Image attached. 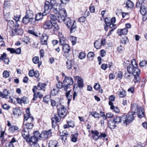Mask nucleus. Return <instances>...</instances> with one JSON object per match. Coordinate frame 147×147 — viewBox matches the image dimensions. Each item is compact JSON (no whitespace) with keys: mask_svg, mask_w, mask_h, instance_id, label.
I'll return each instance as SVG.
<instances>
[{"mask_svg":"<svg viewBox=\"0 0 147 147\" xmlns=\"http://www.w3.org/2000/svg\"><path fill=\"white\" fill-rule=\"evenodd\" d=\"M50 96H49V95H47L46 96H45L43 98V101L46 103H47L49 102L50 100Z\"/></svg>","mask_w":147,"mask_h":147,"instance_id":"4d7b16f0","label":"nucleus"},{"mask_svg":"<svg viewBox=\"0 0 147 147\" xmlns=\"http://www.w3.org/2000/svg\"><path fill=\"white\" fill-rule=\"evenodd\" d=\"M34 71L33 69H31L30 70L28 73V74L29 76L30 77H33L34 76Z\"/></svg>","mask_w":147,"mask_h":147,"instance_id":"774afa93","label":"nucleus"},{"mask_svg":"<svg viewBox=\"0 0 147 147\" xmlns=\"http://www.w3.org/2000/svg\"><path fill=\"white\" fill-rule=\"evenodd\" d=\"M7 58V55L5 53H3L0 57V60H3L4 59Z\"/></svg>","mask_w":147,"mask_h":147,"instance_id":"e2e57ef3","label":"nucleus"},{"mask_svg":"<svg viewBox=\"0 0 147 147\" xmlns=\"http://www.w3.org/2000/svg\"><path fill=\"white\" fill-rule=\"evenodd\" d=\"M73 83V80L72 78L70 76L65 77L63 81V84L64 85L63 88L66 91L70 88V86L72 85Z\"/></svg>","mask_w":147,"mask_h":147,"instance_id":"39448f33","label":"nucleus"},{"mask_svg":"<svg viewBox=\"0 0 147 147\" xmlns=\"http://www.w3.org/2000/svg\"><path fill=\"white\" fill-rule=\"evenodd\" d=\"M42 13H38L36 15L35 19H34V21L35 22L36 21H38L40 20L42 18L43 16L46 15V11H45L44 10V12H43V9H42Z\"/></svg>","mask_w":147,"mask_h":147,"instance_id":"9b49d317","label":"nucleus"},{"mask_svg":"<svg viewBox=\"0 0 147 147\" xmlns=\"http://www.w3.org/2000/svg\"><path fill=\"white\" fill-rule=\"evenodd\" d=\"M52 134L51 129L47 131H43L41 132V138L45 139H47L52 136Z\"/></svg>","mask_w":147,"mask_h":147,"instance_id":"9d476101","label":"nucleus"},{"mask_svg":"<svg viewBox=\"0 0 147 147\" xmlns=\"http://www.w3.org/2000/svg\"><path fill=\"white\" fill-rule=\"evenodd\" d=\"M136 113L138 117L139 118H141L144 117V109L142 107H140L139 109L138 110V111H136Z\"/></svg>","mask_w":147,"mask_h":147,"instance_id":"4468645a","label":"nucleus"},{"mask_svg":"<svg viewBox=\"0 0 147 147\" xmlns=\"http://www.w3.org/2000/svg\"><path fill=\"white\" fill-rule=\"evenodd\" d=\"M74 79L75 80L78 79V86L80 88H82L84 86L83 80L79 76H75Z\"/></svg>","mask_w":147,"mask_h":147,"instance_id":"2eb2a0df","label":"nucleus"},{"mask_svg":"<svg viewBox=\"0 0 147 147\" xmlns=\"http://www.w3.org/2000/svg\"><path fill=\"white\" fill-rule=\"evenodd\" d=\"M139 65L141 67H143L147 65V61H142L140 63Z\"/></svg>","mask_w":147,"mask_h":147,"instance_id":"603ef678","label":"nucleus"},{"mask_svg":"<svg viewBox=\"0 0 147 147\" xmlns=\"http://www.w3.org/2000/svg\"><path fill=\"white\" fill-rule=\"evenodd\" d=\"M15 24L14 22L13 21L9 20L7 23V29H10L12 31L13 30V28L14 27Z\"/></svg>","mask_w":147,"mask_h":147,"instance_id":"c756f323","label":"nucleus"},{"mask_svg":"<svg viewBox=\"0 0 147 147\" xmlns=\"http://www.w3.org/2000/svg\"><path fill=\"white\" fill-rule=\"evenodd\" d=\"M128 30L125 28L118 30L117 33L119 35H125L127 34Z\"/></svg>","mask_w":147,"mask_h":147,"instance_id":"a878e982","label":"nucleus"},{"mask_svg":"<svg viewBox=\"0 0 147 147\" xmlns=\"http://www.w3.org/2000/svg\"><path fill=\"white\" fill-rule=\"evenodd\" d=\"M30 40L29 37L25 36L22 39V41L25 42L26 44H28V43L30 42Z\"/></svg>","mask_w":147,"mask_h":147,"instance_id":"09e8293b","label":"nucleus"},{"mask_svg":"<svg viewBox=\"0 0 147 147\" xmlns=\"http://www.w3.org/2000/svg\"><path fill=\"white\" fill-rule=\"evenodd\" d=\"M37 90V86H33L32 88V91L34 93L33 98L32 100H36L37 98L38 97L39 98H41L43 96V95L40 92H38L36 93L35 91Z\"/></svg>","mask_w":147,"mask_h":147,"instance_id":"1a4fd4ad","label":"nucleus"},{"mask_svg":"<svg viewBox=\"0 0 147 147\" xmlns=\"http://www.w3.org/2000/svg\"><path fill=\"white\" fill-rule=\"evenodd\" d=\"M63 50L64 53H67V55L68 56L69 55L68 53L70 51V49L69 46L67 44L65 43L62 45Z\"/></svg>","mask_w":147,"mask_h":147,"instance_id":"dca6fc26","label":"nucleus"},{"mask_svg":"<svg viewBox=\"0 0 147 147\" xmlns=\"http://www.w3.org/2000/svg\"><path fill=\"white\" fill-rule=\"evenodd\" d=\"M64 117L61 116V115L59 114H56L54 115V117L51 118L52 126H55L57 125V122H59L60 121L61 118Z\"/></svg>","mask_w":147,"mask_h":147,"instance_id":"0eeeda50","label":"nucleus"},{"mask_svg":"<svg viewBox=\"0 0 147 147\" xmlns=\"http://www.w3.org/2000/svg\"><path fill=\"white\" fill-rule=\"evenodd\" d=\"M2 98H7L9 94L7 90L6 89H4L2 92Z\"/></svg>","mask_w":147,"mask_h":147,"instance_id":"a19ab883","label":"nucleus"},{"mask_svg":"<svg viewBox=\"0 0 147 147\" xmlns=\"http://www.w3.org/2000/svg\"><path fill=\"white\" fill-rule=\"evenodd\" d=\"M48 37L46 34H43L40 36V42L42 45H47Z\"/></svg>","mask_w":147,"mask_h":147,"instance_id":"f8f14e48","label":"nucleus"},{"mask_svg":"<svg viewBox=\"0 0 147 147\" xmlns=\"http://www.w3.org/2000/svg\"><path fill=\"white\" fill-rule=\"evenodd\" d=\"M21 16L19 15H16L14 16V19L16 22H19Z\"/></svg>","mask_w":147,"mask_h":147,"instance_id":"bf43d9fd","label":"nucleus"},{"mask_svg":"<svg viewBox=\"0 0 147 147\" xmlns=\"http://www.w3.org/2000/svg\"><path fill=\"white\" fill-rule=\"evenodd\" d=\"M73 63L74 61L72 59L68 60L66 62V66L67 68L68 69H71L72 67Z\"/></svg>","mask_w":147,"mask_h":147,"instance_id":"b1692460","label":"nucleus"},{"mask_svg":"<svg viewBox=\"0 0 147 147\" xmlns=\"http://www.w3.org/2000/svg\"><path fill=\"white\" fill-rule=\"evenodd\" d=\"M30 122V123L28 122L26 123L25 126L27 129H31L33 127V124Z\"/></svg>","mask_w":147,"mask_h":147,"instance_id":"8fccbe9b","label":"nucleus"},{"mask_svg":"<svg viewBox=\"0 0 147 147\" xmlns=\"http://www.w3.org/2000/svg\"><path fill=\"white\" fill-rule=\"evenodd\" d=\"M86 57V55L85 53L83 52H81L80 53L79 58L81 59H84Z\"/></svg>","mask_w":147,"mask_h":147,"instance_id":"13d9d810","label":"nucleus"},{"mask_svg":"<svg viewBox=\"0 0 147 147\" xmlns=\"http://www.w3.org/2000/svg\"><path fill=\"white\" fill-rule=\"evenodd\" d=\"M120 118L121 122H122L124 124L126 125L129 123V121L127 119V115H123Z\"/></svg>","mask_w":147,"mask_h":147,"instance_id":"5701e85b","label":"nucleus"},{"mask_svg":"<svg viewBox=\"0 0 147 147\" xmlns=\"http://www.w3.org/2000/svg\"><path fill=\"white\" fill-rule=\"evenodd\" d=\"M129 63V65L127 66V71L128 73L132 74L134 77L133 80L135 83L139 82L140 78L139 76L140 73V71L138 67V64L135 59H133L130 63L129 61H127Z\"/></svg>","mask_w":147,"mask_h":147,"instance_id":"f257e3e1","label":"nucleus"},{"mask_svg":"<svg viewBox=\"0 0 147 147\" xmlns=\"http://www.w3.org/2000/svg\"><path fill=\"white\" fill-rule=\"evenodd\" d=\"M22 22L25 24H27L29 22H30L31 24H35V22L34 20L30 19V18L26 16L23 18L22 20Z\"/></svg>","mask_w":147,"mask_h":147,"instance_id":"ddd939ff","label":"nucleus"},{"mask_svg":"<svg viewBox=\"0 0 147 147\" xmlns=\"http://www.w3.org/2000/svg\"><path fill=\"white\" fill-rule=\"evenodd\" d=\"M86 17L82 16L78 19V21L80 22H84L86 20Z\"/></svg>","mask_w":147,"mask_h":147,"instance_id":"052dcab7","label":"nucleus"},{"mask_svg":"<svg viewBox=\"0 0 147 147\" xmlns=\"http://www.w3.org/2000/svg\"><path fill=\"white\" fill-rule=\"evenodd\" d=\"M33 136L38 140L39 138H41V133L40 134L38 131H36L34 132Z\"/></svg>","mask_w":147,"mask_h":147,"instance_id":"a18cd8bd","label":"nucleus"},{"mask_svg":"<svg viewBox=\"0 0 147 147\" xmlns=\"http://www.w3.org/2000/svg\"><path fill=\"white\" fill-rule=\"evenodd\" d=\"M115 123L114 122H112L111 123H110L109 124V127L111 129H114L116 127V125H115Z\"/></svg>","mask_w":147,"mask_h":147,"instance_id":"5fc2aeb1","label":"nucleus"},{"mask_svg":"<svg viewBox=\"0 0 147 147\" xmlns=\"http://www.w3.org/2000/svg\"><path fill=\"white\" fill-rule=\"evenodd\" d=\"M59 37L60 43L61 45H63L65 43V38L64 35L61 33H59Z\"/></svg>","mask_w":147,"mask_h":147,"instance_id":"393cba45","label":"nucleus"},{"mask_svg":"<svg viewBox=\"0 0 147 147\" xmlns=\"http://www.w3.org/2000/svg\"><path fill=\"white\" fill-rule=\"evenodd\" d=\"M22 114L21 110L18 108H15L13 109V114L16 117H18Z\"/></svg>","mask_w":147,"mask_h":147,"instance_id":"6ab92c4d","label":"nucleus"},{"mask_svg":"<svg viewBox=\"0 0 147 147\" xmlns=\"http://www.w3.org/2000/svg\"><path fill=\"white\" fill-rule=\"evenodd\" d=\"M63 22L69 29L71 33L74 32L76 30V23L74 21L71 20L70 18H63Z\"/></svg>","mask_w":147,"mask_h":147,"instance_id":"7ed1b4c3","label":"nucleus"},{"mask_svg":"<svg viewBox=\"0 0 147 147\" xmlns=\"http://www.w3.org/2000/svg\"><path fill=\"white\" fill-rule=\"evenodd\" d=\"M71 91V90H70L66 93V96L68 100V103L70 102L72 98V94H70Z\"/></svg>","mask_w":147,"mask_h":147,"instance_id":"7c9ffc66","label":"nucleus"},{"mask_svg":"<svg viewBox=\"0 0 147 147\" xmlns=\"http://www.w3.org/2000/svg\"><path fill=\"white\" fill-rule=\"evenodd\" d=\"M59 17L58 16L57 17L56 16L50 14L48 16V19L50 20V21L53 22H56V21H58L57 19Z\"/></svg>","mask_w":147,"mask_h":147,"instance_id":"aec40b11","label":"nucleus"},{"mask_svg":"<svg viewBox=\"0 0 147 147\" xmlns=\"http://www.w3.org/2000/svg\"><path fill=\"white\" fill-rule=\"evenodd\" d=\"M61 5V4L57 3L56 0H51L50 2L47 1L44 4V10L45 11H47L49 9L54 13H56L58 8Z\"/></svg>","mask_w":147,"mask_h":147,"instance_id":"f03ea898","label":"nucleus"},{"mask_svg":"<svg viewBox=\"0 0 147 147\" xmlns=\"http://www.w3.org/2000/svg\"><path fill=\"white\" fill-rule=\"evenodd\" d=\"M135 114L131 112H129L127 116V119H128L129 123H131L134 119V115Z\"/></svg>","mask_w":147,"mask_h":147,"instance_id":"412c9836","label":"nucleus"},{"mask_svg":"<svg viewBox=\"0 0 147 147\" xmlns=\"http://www.w3.org/2000/svg\"><path fill=\"white\" fill-rule=\"evenodd\" d=\"M59 91V90L57 88H53V90L51 91V94L53 96L55 95Z\"/></svg>","mask_w":147,"mask_h":147,"instance_id":"3c124183","label":"nucleus"},{"mask_svg":"<svg viewBox=\"0 0 147 147\" xmlns=\"http://www.w3.org/2000/svg\"><path fill=\"white\" fill-rule=\"evenodd\" d=\"M32 61L33 63L35 64L38 63V67L41 65V63L39 62V58L38 57H35L32 59Z\"/></svg>","mask_w":147,"mask_h":147,"instance_id":"c9c22d12","label":"nucleus"},{"mask_svg":"<svg viewBox=\"0 0 147 147\" xmlns=\"http://www.w3.org/2000/svg\"><path fill=\"white\" fill-rule=\"evenodd\" d=\"M121 41L122 43L125 44L127 41V38L126 36H124V37L122 38L121 39Z\"/></svg>","mask_w":147,"mask_h":147,"instance_id":"680f3d73","label":"nucleus"},{"mask_svg":"<svg viewBox=\"0 0 147 147\" xmlns=\"http://www.w3.org/2000/svg\"><path fill=\"white\" fill-rule=\"evenodd\" d=\"M78 132L74 134L71 135V140L74 142H76L77 140V138L78 136Z\"/></svg>","mask_w":147,"mask_h":147,"instance_id":"58836bf2","label":"nucleus"},{"mask_svg":"<svg viewBox=\"0 0 147 147\" xmlns=\"http://www.w3.org/2000/svg\"><path fill=\"white\" fill-rule=\"evenodd\" d=\"M12 33L13 35H21L23 34V31L22 29L15 28L14 30L12 31Z\"/></svg>","mask_w":147,"mask_h":147,"instance_id":"4be33fe9","label":"nucleus"},{"mask_svg":"<svg viewBox=\"0 0 147 147\" xmlns=\"http://www.w3.org/2000/svg\"><path fill=\"white\" fill-rule=\"evenodd\" d=\"M39 76V74L38 71H34V76L37 78V80L38 81L39 80V78H38Z\"/></svg>","mask_w":147,"mask_h":147,"instance_id":"69168bd1","label":"nucleus"},{"mask_svg":"<svg viewBox=\"0 0 147 147\" xmlns=\"http://www.w3.org/2000/svg\"><path fill=\"white\" fill-rule=\"evenodd\" d=\"M22 134L24 138L26 141L29 139V131L28 130H26L25 129H24L22 131Z\"/></svg>","mask_w":147,"mask_h":147,"instance_id":"f3484780","label":"nucleus"},{"mask_svg":"<svg viewBox=\"0 0 147 147\" xmlns=\"http://www.w3.org/2000/svg\"><path fill=\"white\" fill-rule=\"evenodd\" d=\"M46 86V84L45 83H39L37 87V89L40 90L42 89Z\"/></svg>","mask_w":147,"mask_h":147,"instance_id":"4c0bfd02","label":"nucleus"},{"mask_svg":"<svg viewBox=\"0 0 147 147\" xmlns=\"http://www.w3.org/2000/svg\"><path fill=\"white\" fill-rule=\"evenodd\" d=\"M139 108L138 105L135 104L132 105L131 106V112L135 114V113H136V111H138V109H139Z\"/></svg>","mask_w":147,"mask_h":147,"instance_id":"cd10ccee","label":"nucleus"},{"mask_svg":"<svg viewBox=\"0 0 147 147\" xmlns=\"http://www.w3.org/2000/svg\"><path fill=\"white\" fill-rule=\"evenodd\" d=\"M43 28L45 29H51L55 32L59 30L58 25L56 22L52 23L51 21L46 22L43 26Z\"/></svg>","mask_w":147,"mask_h":147,"instance_id":"20e7f679","label":"nucleus"},{"mask_svg":"<svg viewBox=\"0 0 147 147\" xmlns=\"http://www.w3.org/2000/svg\"><path fill=\"white\" fill-rule=\"evenodd\" d=\"M57 144L56 141L51 140L49 142V147H57Z\"/></svg>","mask_w":147,"mask_h":147,"instance_id":"72a5a7b5","label":"nucleus"},{"mask_svg":"<svg viewBox=\"0 0 147 147\" xmlns=\"http://www.w3.org/2000/svg\"><path fill=\"white\" fill-rule=\"evenodd\" d=\"M26 16L30 18V19L34 21V19L33 18V13L32 11L30 10L27 11Z\"/></svg>","mask_w":147,"mask_h":147,"instance_id":"c85d7f7f","label":"nucleus"},{"mask_svg":"<svg viewBox=\"0 0 147 147\" xmlns=\"http://www.w3.org/2000/svg\"><path fill=\"white\" fill-rule=\"evenodd\" d=\"M29 139V141L33 143L36 142L38 141V139L35 137L34 136L30 137Z\"/></svg>","mask_w":147,"mask_h":147,"instance_id":"79ce46f5","label":"nucleus"},{"mask_svg":"<svg viewBox=\"0 0 147 147\" xmlns=\"http://www.w3.org/2000/svg\"><path fill=\"white\" fill-rule=\"evenodd\" d=\"M3 77L5 78L8 77L9 76V74L8 71L7 70L4 71L3 73Z\"/></svg>","mask_w":147,"mask_h":147,"instance_id":"6e6d98bb","label":"nucleus"},{"mask_svg":"<svg viewBox=\"0 0 147 147\" xmlns=\"http://www.w3.org/2000/svg\"><path fill=\"white\" fill-rule=\"evenodd\" d=\"M118 94L119 96L121 98L124 97L126 95L125 91L123 90H120L119 92H118Z\"/></svg>","mask_w":147,"mask_h":147,"instance_id":"37998d69","label":"nucleus"},{"mask_svg":"<svg viewBox=\"0 0 147 147\" xmlns=\"http://www.w3.org/2000/svg\"><path fill=\"white\" fill-rule=\"evenodd\" d=\"M18 130L19 128L18 127L16 126H11L9 128V131L12 133H13L16 131H18Z\"/></svg>","mask_w":147,"mask_h":147,"instance_id":"473e14b6","label":"nucleus"},{"mask_svg":"<svg viewBox=\"0 0 147 147\" xmlns=\"http://www.w3.org/2000/svg\"><path fill=\"white\" fill-rule=\"evenodd\" d=\"M70 40L71 42L73 45H74L76 44L77 39L76 38V37L71 36L70 38Z\"/></svg>","mask_w":147,"mask_h":147,"instance_id":"864d4df0","label":"nucleus"},{"mask_svg":"<svg viewBox=\"0 0 147 147\" xmlns=\"http://www.w3.org/2000/svg\"><path fill=\"white\" fill-rule=\"evenodd\" d=\"M91 115L96 118H99V114L96 111H93L91 113Z\"/></svg>","mask_w":147,"mask_h":147,"instance_id":"de8ad7c7","label":"nucleus"},{"mask_svg":"<svg viewBox=\"0 0 147 147\" xmlns=\"http://www.w3.org/2000/svg\"><path fill=\"white\" fill-rule=\"evenodd\" d=\"M146 8L144 6L142 5L140 7V12L142 15L144 14L146 12Z\"/></svg>","mask_w":147,"mask_h":147,"instance_id":"f704fd0d","label":"nucleus"},{"mask_svg":"<svg viewBox=\"0 0 147 147\" xmlns=\"http://www.w3.org/2000/svg\"><path fill=\"white\" fill-rule=\"evenodd\" d=\"M60 6H59V7L58 8L57 12L56 13H54L56 14L57 13H59L60 15V18L61 19L62 21H63V17L65 18H68L67 17V13L65 9L61 7Z\"/></svg>","mask_w":147,"mask_h":147,"instance_id":"423d86ee","label":"nucleus"},{"mask_svg":"<svg viewBox=\"0 0 147 147\" xmlns=\"http://www.w3.org/2000/svg\"><path fill=\"white\" fill-rule=\"evenodd\" d=\"M121 118L119 116H116L114 118L113 122L116 124H118L121 122Z\"/></svg>","mask_w":147,"mask_h":147,"instance_id":"c03bdc74","label":"nucleus"},{"mask_svg":"<svg viewBox=\"0 0 147 147\" xmlns=\"http://www.w3.org/2000/svg\"><path fill=\"white\" fill-rule=\"evenodd\" d=\"M58 106H57L58 113L61 115V116L65 117L67 114L66 109L64 107L63 105H59V107H58Z\"/></svg>","mask_w":147,"mask_h":147,"instance_id":"6e6552de","label":"nucleus"},{"mask_svg":"<svg viewBox=\"0 0 147 147\" xmlns=\"http://www.w3.org/2000/svg\"><path fill=\"white\" fill-rule=\"evenodd\" d=\"M108 20L107 19L105 20V22L106 25L107 26H109L110 28H113L115 25L113 23L109 22Z\"/></svg>","mask_w":147,"mask_h":147,"instance_id":"ea45409f","label":"nucleus"},{"mask_svg":"<svg viewBox=\"0 0 147 147\" xmlns=\"http://www.w3.org/2000/svg\"><path fill=\"white\" fill-rule=\"evenodd\" d=\"M125 7L128 8H131L134 5V3L130 0H127L125 4Z\"/></svg>","mask_w":147,"mask_h":147,"instance_id":"bb28decb","label":"nucleus"},{"mask_svg":"<svg viewBox=\"0 0 147 147\" xmlns=\"http://www.w3.org/2000/svg\"><path fill=\"white\" fill-rule=\"evenodd\" d=\"M94 54L93 52H89L87 55V58L90 61H92L94 57Z\"/></svg>","mask_w":147,"mask_h":147,"instance_id":"e433bc0d","label":"nucleus"},{"mask_svg":"<svg viewBox=\"0 0 147 147\" xmlns=\"http://www.w3.org/2000/svg\"><path fill=\"white\" fill-rule=\"evenodd\" d=\"M68 134L67 133H64V135H61V139L64 141L67 140V136Z\"/></svg>","mask_w":147,"mask_h":147,"instance_id":"0e129e2a","label":"nucleus"},{"mask_svg":"<svg viewBox=\"0 0 147 147\" xmlns=\"http://www.w3.org/2000/svg\"><path fill=\"white\" fill-rule=\"evenodd\" d=\"M67 124L69 127H73L74 126V123L73 121H68L67 122Z\"/></svg>","mask_w":147,"mask_h":147,"instance_id":"338daca9","label":"nucleus"},{"mask_svg":"<svg viewBox=\"0 0 147 147\" xmlns=\"http://www.w3.org/2000/svg\"><path fill=\"white\" fill-rule=\"evenodd\" d=\"M24 119V120L27 121L28 120L29 121L31 122H32L34 120L33 117L30 116L29 113H27L25 114Z\"/></svg>","mask_w":147,"mask_h":147,"instance_id":"a211bd4d","label":"nucleus"},{"mask_svg":"<svg viewBox=\"0 0 147 147\" xmlns=\"http://www.w3.org/2000/svg\"><path fill=\"white\" fill-rule=\"evenodd\" d=\"M64 86V85L63 84L62 82L58 81V83L56 84L57 88L59 90V89L63 88Z\"/></svg>","mask_w":147,"mask_h":147,"instance_id":"49530a36","label":"nucleus"},{"mask_svg":"<svg viewBox=\"0 0 147 147\" xmlns=\"http://www.w3.org/2000/svg\"><path fill=\"white\" fill-rule=\"evenodd\" d=\"M94 47L97 49H100L102 46L99 40H96L94 43Z\"/></svg>","mask_w":147,"mask_h":147,"instance_id":"2f4dec72","label":"nucleus"}]
</instances>
